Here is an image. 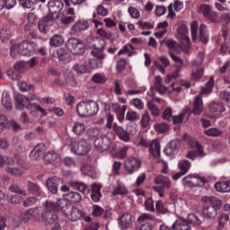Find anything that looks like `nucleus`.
<instances>
[{"label":"nucleus","instance_id":"1","mask_svg":"<svg viewBox=\"0 0 230 230\" xmlns=\"http://www.w3.org/2000/svg\"><path fill=\"white\" fill-rule=\"evenodd\" d=\"M100 108L98 102L93 100L80 102L76 106V112L80 118H91L96 116Z\"/></svg>","mask_w":230,"mask_h":230},{"label":"nucleus","instance_id":"2","mask_svg":"<svg viewBox=\"0 0 230 230\" xmlns=\"http://www.w3.org/2000/svg\"><path fill=\"white\" fill-rule=\"evenodd\" d=\"M201 200L207 204L203 208V215L208 218H216L217 211L222 208V201L213 196H204Z\"/></svg>","mask_w":230,"mask_h":230},{"label":"nucleus","instance_id":"3","mask_svg":"<svg viewBox=\"0 0 230 230\" xmlns=\"http://www.w3.org/2000/svg\"><path fill=\"white\" fill-rule=\"evenodd\" d=\"M191 226H202V219L199 216L190 213L187 217H179L172 225L174 230H191Z\"/></svg>","mask_w":230,"mask_h":230},{"label":"nucleus","instance_id":"4","mask_svg":"<svg viewBox=\"0 0 230 230\" xmlns=\"http://www.w3.org/2000/svg\"><path fill=\"white\" fill-rule=\"evenodd\" d=\"M65 143L67 146H70L71 152L75 154V155H87V153L91 152V146L85 139L76 142L75 138L67 137Z\"/></svg>","mask_w":230,"mask_h":230},{"label":"nucleus","instance_id":"5","mask_svg":"<svg viewBox=\"0 0 230 230\" xmlns=\"http://www.w3.org/2000/svg\"><path fill=\"white\" fill-rule=\"evenodd\" d=\"M15 49L22 57H30L35 49V43L24 40L11 47V57H15Z\"/></svg>","mask_w":230,"mask_h":230},{"label":"nucleus","instance_id":"6","mask_svg":"<svg viewBox=\"0 0 230 230\" xmlns=\"http://www.w3.org/2000/svg\"><path fill=\"white\" fill-rule=\"evenodd\" d=\"M93 146L97 152H105L112 146V140L109 137L108 134L102 133L100 137L94 140Z\"/></svg>","mask_w":230,"mask_h":230},{"label":"nucleus","instance_id":"7","mask_svg":"<svg viewBox=\"0 0 230 230\" xmlns=\"http://www.w3.org/2000/svg\"><path fill=\"white\" fill-rule=\"evenodd\" d=\"M66 48L73 55H84L85 53V44L76 38L68 39Z\"/></svg>","mask_w":230,"mask_h":230},{"label":"nucleus","instance_id":"8","mask_svg":"<svg viewBox=\"0 0 230 230\" xmlns=\"http://www.w3.org/2000/svg\"><path fill=\"white\" fill-rule=\"evenodd\" d=\"M190 146L192 148H196L197 151L195 150L189 151L186 155V157L188 159H190L191 161H195L197 157L206 156V154L204 153V148L199 142L197 141L193 142V144Z\"/></svg>","mask_w":230,"mask_h":230},{"label":"nucleus","instance_id":"9","mask_svg":"<svg viewBox=\"0 0 230 230\" xmlns=\"http://www.w3.org/2000/svg\"><path fill=\"white\" fill-rule=\"evenodd\" d=\"M124 168L131 175V173L137 172L141 168V160L136 157L128 158L124 163Z\"/></svg>","mask_w":230,"mask_h":230},{"label":"nucleus","instance_id":"10","mask_svg":"<svg viewBox=\"0 0 230 230\" xmlns=\"http://www.w3.org/2000/svg\"><path fill=\"white\" fill-rule=\"evenodd\" d=\"M188 33V27L186 25H181L178 28L177 39L181 41V43L187 49H190L191 48V43L190 42V37L186 35Z\"/></svg>","mask_w":230,"mask_h":230},{"label":"nucleus","instance_id":"11","mask_svg":"<svg viewBox=\"0 0 230 230\" xmlns=\"http://www.w3.org/2000/svg\"><path fill=\"white\" fill-rule=\"evenodd\" d=\"M61 184L62 180L57 176L50 177L46 181V187L50 193H53V195L58 193V186Z\"/></svg>","mask_w":230,"mask_h":230},{"label":"nucleus","instance_id":"12","mask_svg":"<svg viewBox=\"0 0 230 230\" xmlns=\"http://www.w3.org/2000/svg\"><path fill=\"white\" fill-rule=\"evenodd\" d=\"M199 12L211 22H217L218 21V14L217 12L211 11V7L208 4H201L199 7Z\"/></svg>","mask_w":230,"mask_h":230},{"label":"nucleus","instance_id":"13","mask_svg":"<svg viewBox=\"0 0 230 230\" xmlns=\"http://www.w3.org/2000/svg\"><path fill=\"white\" fill-rule=\"evenodd\" d=\"M33 103L30 102V98L22 95L18 94L15 99V107L19 111H22V109H28L29 111H31Z\"/></svg>","mask_w":230,"mask_h":230},{"label":"nucleus","instance_id":"14","mask_svg":"<svg viewBox=\"0 0 230 230\" xmlns=\"http://www.w3.org/2000/svg\"><path fill=\"white\" fill-rule=\"evenodd\" d=\"M202 112H204V102L202 101V95H197L192 103L191 114H194V116H200Z\"/></svg>","mask_w":230,"mask_h":230},{"label":"nucleus","instance_id":"15","mask_svg":"<svg viewBox=\"0 0 230 230\" xmlns=\"http://www.w3.org/2000/svg\"><path fill=\"white\" fill-rule=\"evenodd\" d=\"M43 161L47 164H52V166H59L61 159L58 154L55 153L54 151H49L44 155Z\"/></svg>","mask_w":230,"mask_h":230},{"label":"nucleus","instance_id":"16","mask_svg":"<svg viewBox=\"0 0 230 230\" xmlns=\"http://www.w3.org/2000/svg\"><path fill=\"white\" fill-rule=\"evenodd\" d=\"M68 184L70 188H72L73 190H76L83 195H89V193L91 192L89 186H87V184H85L84 181H69Z\"/></svg>","mask_w":230,"mask_h":230},{"label":"nucleus","instance_id":"17","mask_svg":"<svg viewBox=\"0 0 230 230\" xmlns=\"http://www.w3.org/2000/svg\"><path fill=\"white\" fill-rule=\"evenodd\" d=\"M179 148H181V143L178 139L171 140L167 146L164 149V153L165 155H175L179 152Z\"/></svg>","mask_w":230,"mask_h":230},{"label":"nucleus","instance_id":"18","mask_svg":"<svg viewBox=\"0 0 230 230\" xmlns=\"http://www.w3.org/2000/svg\"><path fill=\"white\" fill-rule=\"evenodd\" d=\"M118 222L120 229H130L132 227V216L128 213H124L118 218Z\"/></svg>","mask_w":230,"mask_h":230},{"label":"nucleus","instance_id":"19","mask_svg":"<svg viewBox=\"0 0 230 230\" xmlns=\"http://www.w3.org/2000/svg\"><path fill=\"white\" fill-rule=\"evenodd\" d=\"M180 168L181 172H178L172 176L173 181H179L182 175H186V173H188L190 171V168H191V163H190L188 160H183L181 163H180Z\"/></svg>","mask_w":230,"mask_h":230},{"label":"nucleus","instance_id":"20","mask_svg":"<svg viewBox=\"0 0 230 230\" xmlns=\"http://www.w3.org/2000/svg\"><path fill=\"white\" fill-rule=\"evenodd\" d=\"M148 152L153 157H161V144L159 140H152L149 144Z\"/></svg>","mask_w":230,"mask_h":230},{"label":"nucleus","instance_id":"21","mask_svg":"<svg viewBox=\"0 0 230 230\" xmlns=\"http://www.w3.org/2000/svg\"><path fill=\"white\" fill-rule=\"evenodd\" d=\"M191 179H197L201 182V184H204L206 182V180L204 178L194 176L193 174H190L182 178L181 182L183 186H187L188 188H194V186H197V183H195L194 181H191Z\"/></svg>","mask_w":230,"mask_h":230},{"label":"nucleus","instance_id":"22","mask_svg":"<svg viewBox=\"0 0 230 230\" xmlns=\"http://www.w3.org/2000/svg\"><path fill=\"white\" fill-rule=\"evenodd\" d=\"M46 150V146L44 144H38L31 151L30 154L31 159L32 161H37L39 157L42 156L44 155V152Z\"/></svg>","mask_w":230,"mask_h":230},{"label":"nucleus","instance_id":"23","mask_svg":"<svg viewBox=\"0 0 230 230\" xmlns=\"http://www.w3.org/2000/svg\"><path fill=\"white\" fill-rule=\"evenodd\" d=\"M26 188L30 195H35L36 197H39V195L42 193V189L40 188V185L31 181H28L26 182Z\"/></svg>","mask_w":230,"mask_h":230},{"label":"nucleus","instance_id":"24","mask_svg":"<svg viewBox=\"0 0 230 230\" xmlns=\"http://www.w3.org/2000/svg\"><path fill=\"white\" fill-rule=\"evenodd\" d=\"M48 7L50 13H58L64 8V3L60 0H50L48 2Z\"/></svg>","mask_w":230,"mask_h":230},{"label":"nucleus","instance_id":"25","mask_svg":"<svg viewBox=\"0 0 230 230\" xmlns=\"http://www.w3.org/2000/svg\"><path fill=\"white\" fill-rule=\"evenodd\" d=\"M208 111L211 114H222L226 111V106L222 102H212L208 105Z\"/></svg>","mask_w":230,"mask_h":230},{"label":"nucleus","instance_id":"26","mask_svg":"<svg viewBox=\"0 0 230 230\" xmlns=\"http://www.w3.org/2000/svg\"><path fill=\"white\" fill-rule=\"evenodd\" d=\"M64 199L72 204L82 202V194L76 191H70L63 195Z\"/></svg>","mask_w":230,"mask_h":230},{"label":"nucleus","instance_id":"27","mask_svg":"<svg viewBox=\"0 0 230 230\" xmlns=\"http://www.w3.org/2000/svg\"><path fill=\"white\" fill-rule=\"evenodd\" d=\"M38 217H39V209L30 208L23 213L22 220L26 224L30 222V220H37Z\"/></svg>","mask_w":230,"mask_h":230},{"label":"nucleus","instance_id":"28","mask_svg":"<svg viewBox=\"0 0 230 230\" xmlns=\"http://www.w3.org/2000/svg\"><path fill=\"white\" fill-rule=\"evenodd\" d=\"M43 220L47 226L57 224L58 216H57V212H43Z\"/></svg>","mask_w":230,"mask_h":230},{"label":"nucleus","instance_id":"29","mask_svg":"<svg viewBox=\"0 0 230 230\" xmlns=\"http://www.w3.org/2000/svg\"><path fill=\"white\" fill-rule=\"evenodd\" d=\"M65 215L68 220H71L72 222H76L82 218V211H80V209H78L76 207H73L70 213H66Z\"/></svg>","mask_w":230,"mask_h":230},{"label":"nucleus","instance_id":"30","mask_svg":"<svg viewBox=\"0 0 230 230\" xmlns=\"http://www.w3.org/2000/svg\"><path fill=\"white\" fill-rule=\"evenodd\" d=\"M113 130L117 132L119 139L121 141H125L126 143L130 141V137L128 136V133L123 129V128L118 126L117 124H113Z\"/></svg>","mask_w":230,"mask_h":230},{"label":"nucleus","instance_id":"31","mask_svg":"<svg viewBox=\"0 0 230 230\" xmlns=\"http://www.w3.org/2000/svg\"><path fill=\"white\" fill-rule=\"evenodd\" d=\"M91 199L93 202H98L102 199V189L96 184L92 185Z\"/></svg>","mask_w":230,"mask_h":230},{"label":"nucleus","instance_id":"32","mask_svg":"<svg viewBox=\"0 0 230 230\" xmlns=\"http://www.w3.org/2000/svg\"><path fill=\"white\" fill-rule=\"evenodd\" d=\"M2 105L7 111H12L13 104L12 103V98L10 97V93L8 92H4L2 94Z\"/></svg>","mask_w":230,"mask_h":230},{"label":"nucleus","instance_id":"33","mask_svg":"<svg viewBox=\"0 0 230 230\" xmlns=\"http://www.w3.org/2000/svg\"><path fill=\"white\" fill-rule=\"evenodd\" d=\"M73 69L77 75H85V73H90L89 67L85 63H75L73 66Z\"/></svg>","mask_w":230,"mask_h":230},{"label":"nucleus","instance_id":"34","mask_svg":"<svg viewBox=\"0 0 230 230\" xmlns=\"http://www.w3.org/2000/svg\"><path fill=\"white\" fill-rule=\"evenodd\" d=\"M155 89L159 94H166V91H168V87L163 84V78L159 75L155 77Z\"/></svg>","mask_w":230,"mask_h":230},{"label":"nucleus","instance_id":"35","mask_svg":"<svg viewBox=\"0 0 230 230\" xmlns=\"http://www.w3.org/2000/svg\"><path fill=\"white\" fill-rule=\"evenodd\" d=\"M72 130L75 136H83L85 132V124L84 122H75Z\"/></svg>","mask_w":230,"mask_h":230},{"label":"nucleus","instance_id":"36","mask_svg":"<svg viewBox=\"0 0 230 230\" xmlns=\"http://www.w3.org/2000/svg\"><path fill=\"white\" fill-rule=\"evenodd\" d=\"M155 184H161L163 188H167V190H170L171 181H170V179H168V177L166 176L158 175L155 179Z\"/></svg>","mask_w":230,"mask_h":230},{"label":"nucleus","instance_id":"37","mask_svg":"<svg viewBox=\"0 0 230 230\" xmlns=\"http://www.w3.org/2000/svg\"><path fill=\"white\" fill-rule=\"evenodd\" d=\"M208 26L206 24H201L199 27V41L203 44H206L208 40Z\"/></svg>","mask_w":230,"mask_h":230},{"label":"nucleus","instance_id":"38","mask_svg":"<svg viewBox=\"0 0 230 230\" xmlns=\"http://www.w3.org/2000/svg\"><path fill=\"white\" fill-rule=\"evenodd\" d=\"M49 44L54 48H58V46H62V44H64V38L62 35L56 34L50 38Z\"/></svg>","mask_w":230,"mask_h":230},{"label":"nucleus","instance_id":"39","mask_svg":"<svg viewBox=\"0 0 230 230\" xmlns=\"http://www.w3.org/2000/svg\"><path fill=\"white\" fill-rule=\"evenodd\" d=\"M58 207L57 203L53 201L47 200L44 205V211L45 213H57Z\"/></svg>","mask_w":230,"mask_h":230},{"label":"nucleus","instance_id":"40","mask_svg":"<svg viewBox=\"0 0 230 230\" xmlns=\"http://www.w3.org/2000/svg\"><path fill=\"white\" fill-rule=\"evenodd\" d=\"M88 28H89V23L84 21L76 22V23L73 26V29L75 30V33H78V31H84Z\"/></svg>","mask_w":230,"mask_h":230},{"label":"nucleus","instance_id":"41","mask_svg":"<svg viewBox=\"0 0 230 230\" xmlns=\"http://www.w3.org/2000/svg\"><path fill=\"white\" fill-rule=\"evenodd\" d=\"M6 200L9 202V204L17 206V204H21V202H22V197L17 194H10L6 197Z\"/></svg>","mask_w":230,"mask_h":230},{"label":"nucleus","instance_id":"42","mask_svg":"<svg viewBox=\"0 0 230 230\" xmlns=\"http://www.w3.org/2000/svg\"><path fill=\"white\" fill-rule=\"evenodd\" d=\"M155 210L160 215H168V213H170V210L164 206V203H163V201L161 200H158L155 203Z\"/></svg>","mask_w":230,"mask_h":230},{"label":"nucleus","instance_id":"43","mask_svg":"<svg viewBox=\"0 0 230 230\" xmlns=\"http://www.w3.org/2000/svg\"><path fill=\"white\" fill-rule=\"evenodd\" d=\"M67 204H69V201L67 199H59L56 203L58 211H64L66 215V211H67Z\"/></svg>","mask_w":230,"mask_h":230},{"label":"nucleus","instance_id":"44","mask_svg":"<svg viewBox=\"0 0 230 230\" xmlns=\"http://www.w3.org/2000/svg\"><path fill=\"white\" fill-rule=\"evenodd\" d=\"M8 190L11 193H16L17 195H22L23 197H26V195H28L26 191L22 190L21 187H19L17 184H14V183L9 186Z\"/></svg>","mask_w":230,"mask_h":230},{"label":"nucleus","instance_id":"45","mask_svg":"<svg viewBox=\"0 0 230 230\" xmlns=\"http://www.w3.org/2000/svg\"><path fill=\"white\" fill-rule=\"evenodd\" d=\"M204 134L208 137H218L222 136V131L217 128H211L204 131Z\"/></svg>","mask_w":230,"mask_h":230},{"label":"nucleus","instance_id":"46","mask_svg":"<svg viewBox=\"0 0 230 230\" xmlns=\"http://www.w3.org/2000/svg\"><path fill=\"white\" fill-rule=\"evenodd\" d=\"M140 119L141 115L132 110L128 111L126 114V119H128V121H139Z\"/></svg>","mask_w":230,"mask_h":230},{"label":"nucleus","instance_id":"47","mask_svg":"<svg viewBox=\"0 0 230 230\" xmlns=\"http://www.w3.org/2000/svg\"><path fill=\"white\" fill-rule=\"evenodd\" d=\"M91 55L94 57V58H97V60H105V51L104 49H93L91 51Z\"/></svg>","mask_w":230,"mask_h":230},{"label":"nucleus","instance_id":"48","mask_svg":"<svg viewBox=\"0 0 230 230\" xmlns=\"http://www.w3.org/2000/svg\"><path fill=\"white\" fill-rule=\"evenodd\" d=\"M93 49H105V46H107V41L104 39L96 38L93 43Z\"/></svg>","mask_w":230,"mask_h":230},{"label":"nucleus","instance_id":"49","mask_svg":"<svg viewBox=\"0 0 230 230\" xmlns=\"http://www.w3.org/2000/svg\"><path fill=\"white\" fill-rule=\"evenodd\" d=\"M155 130L159 132V134H164V132H168V130H170V126L164 122H161L155 125Z\"/></svg>","mask_w":230,"mask_h":230},{"label":"nucleus","instance_id":"50","mask_svg":"<svg viewBox=\"0 0 230 230\" xmlns=\"http://www.w3.org/2000/svg\"><path fill=\"white\" fill-rule=\"evenodd\" d=\"M147 109L152 116H159V108L154 103V102H147Z\"/></svg>","mask_w":230,"mask_h":230},{"label":"nucleus","instance_id":"51","mask_svg":"<svg viewBox=\"0 0 230 230\" xmlns=\"http://www.w3.org/2000/svg\"><path fill=\"white\" fill-rule=\"evenodd\" d=\"M92 209H93L92 215L95 218H98L99 217H102L103 215V213L105 212V209H103V208H102L98 205H93L92 207Z\"/></svg>","mask_w":230,"mask_h":230},{"label":"nucleus","instance_id":"52","mask_svg":"<svg viewBox=\"0 0 230 230\" xmlns=\"http://www.w3.org/2000/svg\"><path fill=\"white\" fill-rule=\"evenodd\" d=\"M213 87H214L213 79H209V81L207 82L206 84V87L202 88V90L200 91L199 95L202 96V94H209V93L213 91Z\"/></svg>","mask_w":230,"mask_h":230},{"label":"nucleus","instance_id":"53","mask_svg":"<svg viewBox=\"0 0 230 230\" xmlns=\"http://www.w3.org/2000/svg\"><path fill=\"white\" fill-rule=\"evenodd\" d=\"M6 164H8V166H13L15 164L13 158L3 156L0 155V166H4Z\"/></svg>","mask_w":230,"mask_h":230},{"label":"nucleus","instance_id":"54","mask_svg":"<svg viewBox=\"0 0 230 230\" xmlns=\"http://www.w3.org/2000/svg\"><path fill=\"white\" fill-rule=\"evenodd\" d=\"M38 0H24L21 5L22 8H27L29 10H33L37 6Z\"/></svg>","mask_w":230,"mask_h":230},{"label":"nucleus","instance_id":"55","mask_svg":"<svg viewBox=\"0 0 230 230\" xmlns=\"http://www.w3.org/2000/svg\"><path fill=\"white\" fill-rule=\"evenodd\" d=\"M215 189L220 193H227V183L226 181H217L215 184Z\"/></svg>","mask_w":230,"mask_h":230},{"label":"nucleus","instance_id":"56","mask_svg":"<svg viewBox=\"0 0 230 230\" xmlns=\"http://www.w3.org/2000/svg\"><path fill=\"white\" fill-rule=\"evenodd\" d=\"M190 31H191V39L192 40H197L198 36L197 32L199 31V22H192L190 24Z\"/></svg>","mask_w":230,"mask_h":230},{"label":"nucleus","instance_id":"57","mask_svg":"<svg viewBox=\"0 0 230 230\" xmlns=\"http://www.w3.org/2000/svg\"><path fill=\"white\" fill-rule=\"evenodd\" d=\"M140 125L143 127V128H146L148 125H150V115L148 112H146L142 115L141 119H140Z\"/></svg>","mask_w":230,"mask_h":230},{"label":"nucleus","instance_id":"58","mask_svg":"<svg viewBox=\"0 0 230 230\" xmlns=\"http://www.w3.org/2000/svg\"><path fill=\"white\" fill-rule=\"evenodd\" d=\"M130 104L134 106L135 109H137L138 111H143L145 109V103H143V101L141 99H133L130 102Z\"/></svg>","mask_w":230,"mask_h":230},{"label":"nucleus","instance_id":"59","mask_svg":"<svg viewBox=\"0 0 230 230\" xmlns=\"http://www.w3.org/2000/svg\"><path fill=\"white\" fill-rule=\"evenodd\" d=\"M13 69L18 73H24L26 71V63L24 61H19L13 65Z\"/></svg>","mask_w":230,"mask_h":230},{"label":"nucleus","instance_id":"60","mask_svg":"<svg viewBox=\"0 0 230 230\" xmlns=\"http://www.w3.org/2000/svg\"><path fill=\"white\" fill-rule=\"evenodd\" d=\"M92 82H93V84H105L106 79H105V76L103 75L95 74L92 77Z\"/></svg>","mask_w":230,"mask_h":230},{"label":"nucleus","instance_id":"61","mask_svg":"<svg viewBox=\"0 0 230 230\" xmlns=\"http://www.w3.org/2000/svg\"><path fill=\"white\" fill-rule=\"evenodd\" d=\"M7 76L13 80V81H17L21 80L22 78V75L19 72H13V70H8L7 71Z\"/></svg>","mask_w":230,"mask_h":230},{"label":"nucleus","instance_id":"62","mask_svg":"<svg viewBox=\"0 0 230 230\" xmlns=\"http://www.w3.org/2000/svg\"><path fill=\"white\" fill-rule=\"evenodd\" d=\"M12 37V32L6 27L0 30V39L4 42V39H10Z\"/></svg>","mask_w":230,"mask_h":230},{"label":"nucleus","instance_id":"63","mask_svg":"<svg viewBox=\"0 0 230 230\" xmlns=\"http://www.w3.org/2000/svg\"><path fill=\"white\" fill-rule=\"evenodd\" d=\"M97 33L98 35H100V37H102V39H103L105 40V39H107V40H110V39H111L112 37V33L111 32H107L104 29L100 28L97 30Z\"/></svg>","mask_w":230,"mask_h":230},{"label":"nucleus","instance_id":"64","mask_svg":"<svg viewBox=\"0 0 230 230\" xmlns=\"http://www.w3.org/2000/svg\"><path fill=\"white\" fill-rule=\"evenodd\" d=\"M219 98L226 103H230V92L227 90L221 91L219 93Z\"/></svg>","mask_w":230,"mask_h":230}]
</instances>
